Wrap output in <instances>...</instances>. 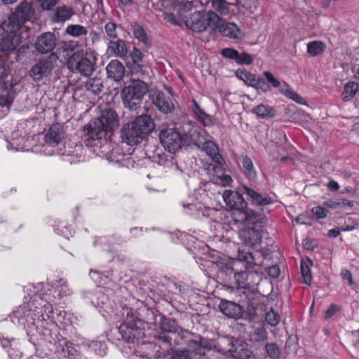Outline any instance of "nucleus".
Masks as SVG:
<instances>
[{"label": "nucleus", "instance_id": "f257e3e1", "mask_svg": "<svg viewBox=\"0 0 359 359\" xmlns=\"http://www.w3.org/2000/svg\"><path fill=\"white\" fill-rule=\"evenodd\" d=\"M112 137V111L111 110L102 112L100 118L90 121L83 128V141L87 147L97 145L93 142H100L102 139L106 144L111 145Z\"/></svg>", "mask_w": 359, "mask_h": 359}, {"label": "nucleus", "instance_id": "f03ea898", "mask_svg": "<svg viewBox=\"0 0 359 359\" xmlns=\"http://www.w3.org/2000/svg\"><path fill=\"white\" fill-rule=\"evenodd\" d=\"M154 128V122L149 115L137 116L130 124L121 129L123 141L128 145L137 144L147 137Z\"/></svg>", "mask_w": 359, "mask_h": 359}, {"label": "nucleus", "instance_id": "7ed1b4c3", "mask_svg": "<svg viewBox=\"0 0 359 359\" xmlns=\"http://www.w3.org/2000/svg\"><path fill=\"white\" fill-rule=\"evenodd\" d=\"M126 311V320L118 327V332L126 342L140 344L143 339L147 337V323L135 316L131 309L127 308Z\"/></svg>", "mask_w": 359, "mask_h": 359}, {"label": "nucleus", "instance_id": "20e7f679", "mask_svg": "<svg viewBox=\"0 0 359 359\" xmlns=\"http://www.w3.org/2000/svg\"><path fill=\"white\" fill-rule=\"evenodd\" d=\"M226 205L233 210V218L236 223H248L256 219L255 213L248 208V204L242 194L232 190H225L222 195Z\"/></svg>", "mask_w": 359, "mask_h": 359}, {"label": "nucleus", "instance_id": "39448f33", "mask_svg": "<svg viewBox=\"0 0 359 359\" xmlns=\"http://www.w3.org/2000/svg\"><path fill=\"white\" fill-rule=\"evenodd\" d=\"M160 325L163 332L158 336L154 337L155 339L161 341L171 350L181 344L183 338L180 333V327L175 320L163 316L161 318Z\"/></svg>", "mask_w": 359, "mask_h": 359}, {"label": "nucleus", "instance_id": "423d86ee", "mask_svg": "<svg viewBox=\"0 0 359 359\" xmlns=\"http://www.w3.org/2000/svg\"><path fill=\"white\" fill-rule=\"evenodd\" d=\"M147 91V85L140 80L135 81L132 84L123 88L121 97L125 107L130 110H136Z\"/></svg>", "mask_w": 359, "mask_h": 359}, {"label": "nucleus", "instance_id": "0eeeda50", "mask_svg": "<svg viewBox=\"0 0 359 359\" xmlns=\"http://www.w3.org/2000/svg\"><path fill=\"white\" fill-rule=\"evenodd\" d=\"M238 257L245 263V269L257 271L255 268L264 266V262L271 259L272 255L271 251L268 248H261L253 252L239 249Z\"/></svg>", "mask_w": 359, "mask_h": 359}, {"label": "nucleus", "instance_id": "6e6552de", "mask_svg": "<svg viewBox=\"0 0 359 359\" xmlns=\"http://www.w3.org/2000/svg\"><path fill=\"white\" fill-rule=\"evenodd\" d=\"M34 13L32 3L23 1L16 7L6 22L8 26L13 27V29H19L24 23L32 20Z\"/></svg>", "mask_w": 359, "mask_h": 359}, {"label": "nucleus", "instance_id": "1a4fd4ad", "mask_svg": "<svg viewBox=\"0 0 359 359\" xmlns=\"http://www.w3.org/2000/svg\"><path fill=\"white\" fill-rule=\"evenodd\" d=\"M67 65L72 72H79L85 76H90L95 69L93 62L84 55L83 51L74 52L69 57Z\"/></svg>", "mask_w": 359, "mask_h": 359}, {"label": "nucleus", "instance_id": "9d476101", "mask_svg": "<svg viewBox=\"0 0 359 359\" xmlns=\"http://www.w3.org/2000/svg\"><path fill=\"white\" fill-rule=\"evenodd\" d=\"M153 330H147V337L141 341L142 346L143 356L149 359H170L168 351H162L160 345L158 344V339H155L156 335H151Z\"/></svg>", "mask_w": 359, "mask_h": 359}, {"label": "nucleus", "instance_id": "9b49d317", "mask_svg": "<svg viewBox=\"0 0 359 359\" xmlns=\"http://www.w3.org/2000/svg\"><path fill=\"white\" fill-rule=\"evenodd\" d=\"M187 26L196 32H202L210 27L215 30L217 22L212 18H210L207 11H195L190 15L186 20Z\"/></svg>", "mask_w": 359, "mask_h": 359}, {"label": "nucleus", "instance_id": "f8f14e48", "mask_svg": "<svg viewBox=\"0 0 359 359\" xmlns=\"http://www.w3.org/2000/svg\"><path fill=\"white\" fill-rule=\"evenodd\" d=\"M241 264L245 266V263L240 260L238 257L237 259H229L222 270L227 275H233L238 287L246 288L249 286L248 278L250 273L248 272L249 270L246 269L245 270H240L239 266Z\"/></svg>", "mask_w": 359, "mask_h": 359}, {"label": "nucleus", "instance_id": "ddd939ff", "mask_svg": "<svg viewBox=\"0 0 359 359\" xmlns=\"http://www.w3.org/2000/svg\"><path fill=\"white\" fill-rule=\"evenodd\" d=\"M227 0H205V6L209 8L207 12L210 18H214L217 22L222 21L223 17L229 16L232 14V6L236 5Z\"/></svg>", "mask_w": 359, "mask_h": 359}, {"label": "nucleus", "instance_id": "4468645a", "mask_svg": "<svg viewBox=\"0 0 359 359\" xmlns=\"http://www.w3.org/2000/svg\"><path fill=\"white\" fill-rule=\"evenodd\" d=\"M263 75L266 83L270 85L271 88H279V93L285 95L286 97L294 101L298 104H304V99L297 92H295L287 83L283 81L281 83L280 81L276 79L271 72L269 71L264 72Z\"/></svg>", "mask_w": 359, "mask_h": 359}, {"label": "nucleus", "instance_id": "2eb2a0df", "mask_svg": "<svg viewBox=\"0 0 359 359\" xmlns=\"http://www.w3.org/2000/svg\"><path fill=\"white\" fill-rule=\"evenodd\" d=\"M159 138L164 148L170 153H175L181 148L182 136L174 128H167L161 130Z\"/></svg>", "mask_w": 359, "mask_h": 359}, {"label": "nucleus", "instance_id": "dca6fc26", "mask_svg": "<svg viewBox=\"0 0 359 359\" xmlns=\"http://www.w3.org/2000/svg\"><path fill=\"white\" fill-rule=\"evenodd\" d=\"M217 30L220 34L235 41H242L245 37V33L234 22L222 21L215 25V30Z\"/></svg>", "mask_w": 359, "mask_h": 359}, {"label": "nucleus", "instance_id": "f3484780", "mask_svg": "<svg viewBox=\"0 0 359 359\" xmlns=\"http://www.w3.org/2000/svg\"><path fill=\"white\" fill-rule=\"evenodd\" d=\"M36 314L32 310L30 305L23 304L17 308L11 315L14 323L27 326L34 324Z\"/></svg>", "mask_w": 359, "mask_h": 359}, {"label": "nucleus", "instance_id": "a211bd4d", "mask_svg": "<svg viewBox=\"0 0 359 359\" xmlns=\"http://www.w3.org/2000/svg\"><path fill=\"white\" fill-rule=\"evenodd\" d=\"M57 38L50 32H47L39 35L34 43L36 50L41 53L46 54L52 52L56 47Z\"/></svg>", "mask_w": 359, "mask_h": 359}, {"label": "nucleus", "instance_id": "6ab92c4d", "mask_svg": "<svg viewBox=\"0 0 359 359\" xmlns=\"http://www.w3.org/2000/svg\"><path fill=\"white\" fill-rule=\"evenodd\" d=\"M53 69V62L48 59H41L36 61L29 71V76L34 81H39L51 74Z\"/></svg>", "mask_w": 359, "mask_h": 359}, {"label": "nucleus", "instance_id": "aec40b11", "mask_svg": "<svg viewBox=\"0 0 359 359\" xmlns=\"http://www.w3.org/2000/svg\"><path fill=\"white\" fill-rule=\"evenodd\" d=\"M243 188L248 199L255 206L263 208L275 203V199L266 192H257L248 186H243Z\"/></svg>", "mask_w": 359, "mask_h": 359}, {"label": "nucleus", "instance_id": "412c9836", "mask_svg": "<svg viewBox=\"0 0 359 359\" xmlns=\"http://www.w3.org/2000/svg\"><path fill=\"white\" fill-rule=\"evenodd\" d=\"M55 353L57 359H78L79 352L73 344L67 339H62L56 344Z\"/></svg>", "mask_w": 359, "mask_h": 359}, {"label": "nucleus", "instance_id": "4be33fe9", "mask_svg": "<svg viewBox=\"0 0 359 359\" xmlns=\"http://www.w3.org/2000/svg\"><path fill=\"white\" fill-rule=\"evenodd\" d=\"M203 149L207 155L215 163V170L217 168L221 169L223 166L224 159L219 152V148L215 142L211 140H207L203 144Z\"/></svg>", "mask_w": 359, "mask_h": 359}, {"label": "nucleus", "instance_id": "5701e85b", "mask_svg": "<svg viewBox=\"0 0 359 359\" xmlns=\"http://www.w3.org/2000/svg\"><path fill=\"white\" fill-rule=\"evenodd\" d=\"M154 104L161 112L167 114L174 109V104L170 98L163 92H158L153 100Z\"/></svg>", "mask_w": 359, "mask_h": 359}, {"label": "nucleus", "instance_id": "b1692460", "mask_svg": "<svg viewBox=\"0 0 359 359\" xmlns=\"http://www.w3.org/2000/svg\"><path fill=\"white\" fill-rule=\"evenodd\" d=\"M240 238L245 245L255 246L262 241V235L257 229L249 228L240 231Z\"/></svg>", "mask_w": 359, "mask_h": 359}, {"label": "nucleus", "instance_id": "393cba45", "mask_svg": "<svg viewBox=\"0 0 359 359\" xmlns=\"http://www.w3.org/2000/svg\"><path fill=\"white\" fill-rule=\"evenodd\" d=\"M64 131L59 124L51 126L45 136L46 142L52 147L57 146L64 139Z\"/></svg>", "mask_w": 359, "mask_h": 359}, {"label": "nucleus", "instance_id": "a878e982", "mask_svg": "<svg viewBox=\"0 0 359 359\" xmlns=\"http://www.w3.org/2000/svg\"><path fill=\"white\" fill-rule=\"evenodd\" d=\"M74 13V11L72 7L65 5L57 6L51 17V20L53 22H64L69 20Z\"/></svg>", "mask_w": 359, "mask_h": 359}, {"label": "nucleus", "instance_id": "bb28decb", "mask_svg": "<svg viewBox=\"0 0 359 359\" xmlns=\"http://www.w3.org/2000/svg\"><path fill=\"white\" fill-rule=\"evenodd\" d=\"M219 308L225 316L229 318H236L241 313V306L233 302L222 300Z\"/></svg>", "mask_w": 359, "mask_h": 359}, {"label": "nucleus", "instance_id": "cd10ccee", "mask_svg": "<svg viewBox=\"0 0 359 359\" xmlns=\"http://www.w3.org/2000/svg\"><path fill=\"white\" fill-rule=\"evenodd\" d=\"M241 161L245 177L250 180H255L257 177V172L252 159L248 155L242 154Z\"/></svg>", "mask_w": 359, "mask_h": 359}, {"label": "nucleus", "instance_id": "c85d7f7f", "mask_svg": "<svg viewBox=\"0 0 359 359\" xmlns=\"http://www.w3.org/2000/svg\"><path fill=\"white\" fill-rule=\"evenodd\" d=\"M191 102L192 111L197 119L205 126H212L213 125L212 116L207 114L194 99L192 100Z\"/></svg>", "mask_w": 359, "mask_h": 359}, {"label": "nucleus", "instance_id": "c756f323", "mask_svg": "<svg viewBox=\"0 0 359 359\" xmlns=\"http://www.w3.org/2000/svg\"><path fill=\"white\" fill-rule=\"evenodd\" d=\"M15 93L11 85L4 83L0 86V106H10L14 99Z\"/></svg>", "mask_w": 359, "mask_h": 359}, {"label": "nucleus", "instance_id": "7c9ffc66", "mask_svg": "<svg viewBox=\"0 0 359 359\" xmlns=\"http://www.w3.org/2000/svg\"><path fill=\"white\" fill-rule=\"evenodd\" d=\"M252 112L262 118H272L277 114V111L273 107L264 104L254 107L252 109Z\"/></svg>", "mask_w": 359, "mask_h": 359}, {"label": "nucleus", "instance_id": "2f4dec72", "mask_svg": "<svg viewBox=\"0 0 359 359\" xmlns=\"http://www.w3.org/2000/svg\"><path fill=\"white\" fill-rule=\"evenodd\" d=\"M359 90V83L355 81L347 82L344 87L342 93V99L344 102H348L353 98Z\"/></svg>", "mask_w": 359, "mask_h": 359}, {"label": "nucleus", "instance_id": "473e14b6", "mask_svg": "<svg viewBox=\"0 0 359 359\" xmlns=\"http://www.w3.org/2000/svg\"><path fill=\"white\" fill-rule=\"evenodd\" d=\"M325 48V43L321 41H313L307 43V53L311 57L322 54Z\"/></svg>", "mask_w": 359, "mask_h": 359}, {"label": "nucleus", "instance_id": "72a5a7b5", "mask_svg": "<svg viewBox=\"0 0 359 359\" xmlns=\"http://www.w3.org/2000/svg\"><path fill=\"white\" fill-rule=\"evenodd\" d=\"M133 34L135 38L140 42L144 43L146 47L151 46V40L142 26L137 24L135 25L134 26Z\"/></svg>", "mask_w": 359, "mask_h": 359}, {"label": "nucleus", "instance_id": "f704fd0d", "mask_svg": "<svg viewBox=\"0 0 359 359\" xmlns=\"http://www.w3.org/2000/svg\"><path fill=\"white\" fill-rule=\"evenodd\" d=\"M65 32L72 36L79 37L86 35L88 29L81 25H69L66 27Z\"/></svg>", "mask_w": 359, "mask_h": 359}, {"label": "nucleus", "instance_id": "c9c22d12", "mask_svg": "<svg viewBox=\"0 0 359 359\" xmlns=\"http://www.w3.org/2000/svg\"><path fill=\"white\" fill-rule=\"evenodd\" d=\"M86 87L88 91L97 95L102 90V83L100 79H90L86 82Z\"/></svg>", "mask_w": 359, "mask_h": 359}, {"label": "nucleus", "instance_id": "e433bc0d", "mask_svg": "<svg viewBox=\"0 0 359 359\" xmlns=\"http://www.w3.org/2000/svg\"><path fill=\"white\" fill-rule=\"evenodd\" d=\"M238 78L245 81L248 86H252L257 75L250 73L245 69H238L236 72Z\"/></svg>", "mask_w": 359, "mask_h": 359}, {"label": "nucleus", "instance_id": "4c0bfd02", "mask_svg": "<svg viewBox=\"0 0 359 359\" xmlns=\"http://www.w3.org/2000/svg\"><path fill=\"white\" fill-rule=\"evenodd\" d=\"M252 87L262 93H268L271 91L270 85L266 83L265 78H262L261 76H256Z\"/></svg>", "mask_w": 359, "mask_h": 359}, {"label": "nucleus", "instance_id": "58836bf2", "mask_svg": "<svg viewBox=\"0 0 359 359\" xmlns=\"http://www.w3.org/2000/svg\"><path fill=\"white\" fill-rule=\"evenodd\" d=\"M39 304L41 308L40 309V311H37V313L41 314L43 320H45L46 318H50L53 313V306L49 302L43 300Z\"/></svg>", "mask_w": 359, "mask_h": 359}, {"label": "nucleus", "instance_id": "ea45409f", "mask_svg": "<svg viewBox=\"0 0 359 359\" xmlns=\"http://www.w3.org/2000/svg\"><path fill=\"white\" fill-rule=\"evenodd\" d=\"M265 351L271 359H279L280 350L276 344L267 343L265 345Z\"/></svg>", "mask_w": 359, "mask_h": 359}, {"label": "nucleus", "instance_id": "a19ab883", "mask_svg": "<svg viewBox=\"0 0 359 359\" xmlns=\"http://www.w3.org/2000/svg\"><path fill=\"white\" fill-rule=\"evenodd\" d=\"M114 54L124 57L127 55L128 50L125 41L118 39L116 42L114 41Z\"/></svg>", "mask_w": 359, "mask_h": 359}, {"label": "nucleus", "instance_id": "79ce46f5", "mask_svg": "<svg viewBox=\"0 0 359 359\" xmlns=\"http://www.w3.org/2000/svg\"><path fill=\"white\" fill-rule=\"evenodd\" d=\"M265 320L270 325L276 326L279 323L280 316L273 309H271L270 311L266 313Z\"/></svg>", "mask_w": 359, "mask_h": 359}, {"label": "nucleus", "instance_id": "37998d69", "mask_svg": "<svg viewBox=\"0 0 359 359\" xmlns=\"http://www.w3.org/2000/svg\"><path fill=\"white\" fill-rule=\"evenodd\" d=\"M125 68L118 60H114V81H119L123 76Z\"/></svg>", "mask_w": 359, "mask_h": 359}, {"label": "nucleus", "instance_id": "c03bdc74", "mask_svg": "<svg viewBox=\"0 0 359 359\" xmlns=\"http://www.w3.org/2000/svg\"><path fill=\"white\" fill-rule=\"evenodd\" d=\"M254 62V57L245 52L242 53H238V56L236 58V62L240 65H250Z\"/></svg>", "mask_w": 359, "mask_h": 359}, {"label": "nucleus", "instance_id": "a18cd8bd", "mask_svg": "<svg viewBox=\"0 0 359 359\" xmlns=\"http://www.w3.org/2000/svg\"><path fill=\"white\" fill-rule=\"evenodd\" d=\"M90 276L91 278L95 282L97 285H103L107 283V279L108 277L103 274H100L98 271L95 270L90 271Z\"/></svg>", "mask_w": 359, "mask_h": 359}, {"label": "nucleus", "instance_id": "49530a36", "mask_svg": "<svg viewBox=\"0 0 359 359\" xmlns=\"http://www.w3.org/2000/svg\"><path fill=\"white\" fill-rule=\"evenodd\" d=\"M40 7L44 11H52L58 4L59 0H36Z\"/></svg>", "mask_w": 359, "mask_h": 359}, {"label": "nucleus", "instance_id": "de8ad7c7", "mask_svg": "<svg viewBox=\"0 0 359 359\" xmlns=\"http://www.w3.org/2000/svg\"><path fill=\"white\" fill-rule=\"evenodd\" d=\"M221 55L226 58L233 60L235 62L238 56V51L233 48H226L221 50Z\"/></svg>", "mask_w": 359, "mask_h": 359}, {"label": "nucleus", "instance_id": "09e8293b", "mask_svg": "<svg viewBox=\"0 0 359 359\" xmlns=\"http://www.w3.org/2000/svg\"><path fill=\"white\" fill-rule=\"evenodd\" d=\"M311 212L318 219H325L327 217L329 212L324 206H316L311 209Z\"/></svg>", "mask_w": 359, "mask_h": 359}, {"label": "nucleus", "instance_id": "8fccbe9b", "mask_svg": "<svg viewBox=\"0 0 359 359\" xmlns=\"http://www.w3.org/2000/svg\"><path fill=\"white\" fill-rule=\"evenodd\" d=\"M301 273L304 279V283L310 285L311 281V273L309 267L306 264L301 263Z\"/></svg>", "mask_w": 359, "mask_h": 359}, {"label": "nucleus", "instance_id": "3c124183", "mask_svg": "<svg viewBox=\"0 0 359 359\" xmlns=\"http://www.w3.org/2000/svg\"><path fill=\"white\" fill-rule=\"evenodd\" d=\"M252 337L256 341H264L267 339V332L264 328H257Z\"/></svg>", "mask_w": 359, "mask_h": 359}, {"label": "nucleus", "instance_id": "603ef678", "mask_svg": "<svg viewBox=\"0 0 359 359\" xmlns=\"http://www.w3.org/2000/svg\"><path fill=\"white\" fill-rule=\"evenodd\" d=\"M264 267H265L266 272L267 273V274L269 276H271L272 278H276L279 276L280 271V268L278 265H276V264L272 265V266L265 265Z\"/></svg>", "mask_w": 359, "mask_h": 359}, {"label": "nucleus", "instance_id": "864d4df0", "mask_svg": "<svg viewBox=\"0 0 359 359\" xmlns=\"http://www.w3.org/2000/svg\"><path fill=\"white\" fill-rule=\"evenodd\" d=\"M133 62L135 64L139 65L142 61V53L141 50L135 47L133 48L130 53Z\"/></svg>", "mask_w": 359, "mask_h": 359}, {"label": "nucleus", "instance_id": "5fc2aeb1", "mask_svg": "<svg viewBox=\"0 0 359 359\" xmlns=\"http://www.w3.org/2000/svg\"><path fill=\"white\" fill-rule=\"evenodd\" d=\"M191 353L189 351H177L172 357L171 359H192Z\"/></svg>", "mask_w": 359, "mask_h": 359}, {"label": "nucleus", "instance_id": "6e6d98bb", "mask_svg": "<svg viewBox=\"0 0 359 359\" xmlns=\"http://www.w3.org/2000/svg\"><path fill=\"white\" fill-rule=\"evenodd\" d=\"M339 309L337 305L331 304L325 312V318L327 320L331 318L337 313V311H339Z\"/></svg>", "mask_w": 359, "mask_h": 359}, {"label": "nucleus", "instance_id": "4d7b16f0", "mask_svg": "<svg viewBox=\"0 0 359 359\" xmlns=\"http://www.w3.org/2000/svg\"><path fill=\"white\" fill-rule=\"evenodd\" d=\"M323 205L325 208L337 209L341 205V203L337 200L329 199L326 201H324Z\"/></svg>", "mask_w": 359, "mask_h": 359}, {"label": "nucleus", "instance_id": "13d9d810", "mask_svg": "<svg viewBox=\"0 0 359 359\" xmlns=\"http://www.w3.org/2000/svg\"><path fill=\"white\" fill-rule=\"evenodd\" d=\"M10 359H21V352L13 348H9L7 351Z\"/></svg>", "mask_w": 359, "mask_h": 359}, {"label": "nucleus", "instance_id": "bf43d9fd", "mask_svg": "<svg viewBox=\"0 0 359 359\" xmlns=\"http://www.w3.org/2000/svg\"><path fill=\"white\" fill-rule=\"evenodd\" d=\"M219 180L221 184L224 187L229 186L233 182V180L229 175H223L222 177H219Z\"/></svg>", "mask_w": 359, "mask_h": 359}, {"label": "nucleus", "instance_id": "052dcab7", "mask_svg": "<svg viewBox=\"0 0 359 359\" xmlns=\"http://www.w3.org/2000/svg\"><path fill=\"white\" fill-rule=\"evenodd\" d=\"M327 189L330 191H337L339 189V184H338L337 182H336L335 180H330L327 184Z\"/></svg>", "mask_w": 359, "mask_h": 359}, {"label": "nucleus", "instance_id": "680f3d73", "mask_svg": "<svg viewBox=\"0 0 359 359\" xmlns=\"http://www.w3.org/2000/svg\"><path fill=\"white\" fill-rule=\"evenodd\" d=\"M229 351H231V352H233L234 353L233 354V355L234 357H238L240 359H250V357H251L252 352L249 351L248 349H246V350L243 349V351L244 352V355H237L236 354V350L233 351L232 349H229Z\"/></svg>", "mask_w": 359, "mask_h": 359}, {"label": "nucleus", "instance_id": "e2e57ef3", "mask_svg": "<svg viewBox=\"0 0 359 359\" xmlns=\"http://www.w3.org/2000/svg\"><path fill=\"white\" fill-rule=\"evenodd\" d=\"M173 7H180V8H182V7H185L187 4L188 3V1L187 0H169Z\"/></svg>", "mask_w": 359, "mask_h": 359}, {"label": "nucleus", "instance_id": "0e129e2a", "mask_svg": "<svg viewBox=\"0 0 359 359\" xmlns=\"http://www.w3.org/2000/svg\"><path fill=\"white\" fill-rule=\"evenodd\" d=\"M28 50L27 46H21L17 51V57L18 60L20 59L22 57H23Z\"/></svg>", "mask_w": 359, "mask_h": 359}, {"label": "nucleus", "instance_id": "69168bd1", "mask_svg": "<svg viewBox=\"0 0 359 359\" xmlns=\"http://www.w3.org/2000/svg\"><path fill=\"white\" fill-rule=\"evenodd\" d=\"M341 231L339 227L332 229L328 231L327 235L332 238H337L338 236H339Z\"/></svg>", "mask_w": 359, "mask_h": 359}, {"label": "nucleus", "instance_id": "338daca9", "mask_svg": "<svg viewBox=\"0 0 359 359\" xmlns=\"http://www.w3.org/2000/svg\"><path fill=\"white\" fill-rule=\"evenodd\" d=\"M105 29L109 37L112 36V22H109L105 25Z\"/></svg>", "mask_w": 359, "mask_h": 359}, {"label": "nucleus", "instance_id": "774afa93", "mask_svg": "<svg viewBox=\"0 0 359 359\" xmlns=\"http://www.w3.org/2000/svg\"><path fill=\"white\" fill-rule=\"evenodd\" d=\"M343 278H347L350 285L353 284V278L351 272L349 271H346L345 273H343Z\"/></svg>", "mask_w": 359, "mask_h": 359}]
</instances>
